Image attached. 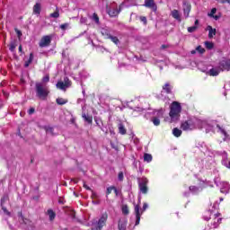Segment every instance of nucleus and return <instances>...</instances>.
<instances>
[{
	"instance_id": "nucleus-1",
	"label": "nucleus",
	"mask_w": 230,
	"mask_h": 230,
	"mask_svg": "<svg viewBox=\"0 0 230 230\" xmlns=\"http://www.w3.org/2000/svg\"><path fill=\"white\" fill-rule=\"evenodd\" d=\"M204 218L207 221L210 220V229H218L219 226L222 224V214L220 212L213 214V211L208 210Z\"/></svg>"
},
{
	"instance_id": "nucleus-2",
	"label": "nucleus",
	"mask_w": 230,
	"mask_h": 230,
	"mask_svg": "<svg viewBox=\"0 0 230 230\" xmlns=\"http://www.w3.org/2000/svg\"><path fill=\"white\" fill-rule=\"evenodd\" d=\"M181 112H182V107L179 102H172L170 106L169 116L172 122L179 121L181 118Z\"/></svg>"
},
{
	"instance_id": "nucleus-3",
	"label": "nucleus",
	"mask_w": 230,
	"mask_h": 230,
	"mask_svg": "<svg viewBox=\"0 0 230 230\" xmlns=\"http://www.w3.org/2000/svg\"><path fill=\"white\" fill-rule=\"evenodd\" d=\"M36 96L39 100H48V96L49 95V90L47 87H44L42 83H36L35 84Z\"/></svg>"
},
{
	"instance_id": "nucleus-4",
	"label": "nucleus",
	"mask_w": 230,
	"mask_h": 230,
	"mask_svg": "<svg viewBox=\"0 0 230 230\" xmlns=\"http://www.w3.org/2000/svg\"><path fill=\"white\" fill-rule=\"evenodd\" d=\"M146 209H148L147 203H144L142 210L139 204L135 205V208H134V213L136 217L135 226H139V222H141V215H143V213H145Z\"/></svg>"
},
{
	"instance_id": "nucleus-5",
	"label": "nucleus",
	"mask_w": 230,
	"mask_h": 230,
	"mask_svg": "<svg viewBox=\"0 0 230 230\" xmlns=\"http://www.w3.org/2000/svg\"><path fill=\"white\" fill-rule=\"evenodd\" d=\"M137 182L140 193L146 195L148 193V180L146 177L137 178Z\"/></svg>"
},
{
	"instance_id": "nucleus-6",
	"label": "nucleus",
	"mask_w": 230,
	"mask_h": 230,
	"mask_svg": "<svg viewBox=\"0 0 230 230\" xmlns=\"http://www.w3.org/2000/svg\"><path fill=\"white\" fill-rule=\"evenodd\" d=\"M107 218H109V214L107 212L103 213L96 225H93L92 230H102L107 224Z\"/></svg>"
},
{
	"instance_id": "nucleus-7",
	"label": "nucleus",
	"mask_w": 230,
	"mask_h": 230,
	"mask_svg": "<svg viewBox=\"0 0 230 230\" xmlns=\"http://www.w3.org/2000/svg\"><path fill=\"white\" fill-rule=\"evenodd\" d=\"M181 128L184 132H188L190 130H195V121L193 119H189L181 124Z\"/></svg>"
},
{
	"instance_id": "nucleus-8",
	"label": "nucleus",
	"mask_w": 230,
	"mask_h": 230,
	"mask_svg": "<svg viewBox=\"0 0 230 230\" xmlns=\"http://www.w3.org/2000/svg\"><path fill=\"white\" fill-rule=\"evenodd\" d=\"M7 200H10V197H8V195H4V197L1 198L0 199L1 209L2 211H4V215H6L7 217H12V212L8 211V208L4 207V204H6Z\"/></svg>"
},
{
	"instance_id": "nucleus-9",
	"label": "nucleus",
	"mask_w": 230,
	"mask_h": 230,
	"mask_svg": "<svg viewBox=\"0 0 230 230\" xmlns=\"http://www.w3.org/2000/svg\"><path fill=\"white\" fill-rule=\"evenodd\" d=\"M40 48H48V46H51V36L45 35L41 38L39 42Z\"/></svg>"
},
{
	"instance_id": "nucleus-10",
	"label": "nucleus",
	"mask_w": 230,
	"mask_h": 230,
	"mask_svg": "<svg viewBox=\"0 0 230 230\" xmlns=\"http://www.w3.org/2000/svg\"><path fill=\"white\" fill-rule=\"evenodd\" d=\"M183 4V15L186 19L190 17V12H191V4H190L188 1L184 0L182 2Z\"/></svg>"
},
{
	"instance_id": "nucleus-11",
	"label": "nucleus",
	"mask_w": 230,
	"mask_h": 230,
	"mask_svg": "<svg viewBox=\"0 0 230 230\" xmlns=\"http://www.w3.org/2000/svg\"><path fill=\"white\" fill-rule=\"evenodd\" d=\"M121 12V5L119 7H112L107 9V13L110 15V17H118L119 15V13Z\"/></svg>"
},
{
	"instance_id": "nucleus-12",
	"label": "nucleus",
	"mask_w": 230,
	"mask_h": 230,
	"mask_svg": "<svg viewBox=\"0 0 230 230\" xmlns=\"http://www.w3.org/2000/svg\"><path fill=\"white\" fill-rule=\"evenodd\" d=\"M219 67H221L222 71H230V59L220 61Z\"/></svg>"
},
{
	"instance_id": "nucleus-13",
	"label": "nucleus",
	"mask_w": 230,
	"mask_h": 230,
	"mask_svg": "<svg viewBox=\"0 0 230 230\" xmlns=\"http://www.w3.org/2000/svg\"><path fill=\"white\" fill-rule=\"evenodd\" d=\"M144 6H146V8H151L154 12L157 11V5L154 0H145Z\"/></svg>"
},
{
	"instance_id": "nucleus-14",
	"label": "nucleus",
	"mask_w": 230,
	"mask_h": 230,
	"mask_svg": "<svg viewBox=\"0 0 230 230\" xmlns=\"http://www.w3.org/2000/svg\"><path fill=\"white\" fill-rule=\"evenodd\" d=\"M171 15L172 17V19H175V21H178V22H181V13L179 12V10L173 9L171 12Z\"/></svg>"
},
{
	"instance_id": "nucleus-15",
	"label": "nucleus",
	"mask_w": 230,
	"mask_h": 230,
	"mask_svg": "<svg viewBox=\"0 0 230 230\" xmlns=\"http://www.w3.org/2000/svg\"><path fill=\"white\" fill-rule=\"evenodd\" d=\"M40 10H42V6L40 5V3H36L33 6L34 15H40Z\"/></svg>"
},
{
	"instance_id": "nucleus-16",
	"label": "nucleus",
	"mask_w": 230,
	"mask_h": 230,
	"mask_svg": "<svg viewBox=\"0 0 230 230\" xmlns=\"http://www.w3.org/2000/svg\"><path fill=\"white\" fill-rule=\"evenodd\" d=\"M207 30H208V39H213L217 35V29H213L211 25H208Z\"/></svg>"
},
{
	"instance_id": "nucleus-17",
	"label": "nucleus",
	"mask_w": 230,
	"mask_h": 230,
	"mask_svg": "<svg viewBox=\"0 0 230 230\" xmlns=\"http://www.w3.org/2000/svg\"><path fill=\"white\" fill-rule=\"evenodd\" d=\"M82 118L84 119V121H86V123H89V125H93V116L92 115H87L85 113H83Z\"/></svg>"
},
{
	"instance_id": "nucleus-18",
	"label": "nucleus",
	"mask_w": 230,
	"mask_h": 230,
	"mask_svg": "<svg viewBox=\"0 0 230 230\" xmlns=\"http://www.w3.org/2000/svg\"><path fill=\"white\" fill-rule=\"evenodd\" d=\"M119 230H127V221L126 220H119L118 225Z\"/></svg>"
},
{
	"instance_id": "nucleus-19",
	"label": "nucleus",
	"mask_w": 230,
	"mask_h": 230,
	"mask_svg": "<svg viewBox=\"0 0 230 230\" xmlns=\"http://www.w3.org/2000/svg\"><path fill=\"white\" fill-rule=\"evenodd\" d=\"M118 128H119V133H120L121 136H125V134H127V128H125V125H123V123H119L118 125Z\"/></svg>"
},
{
	"instance_id": "nucleus-20",
	"label": "nucleus",
	"mask_w": 230,
	"mask_h": 230,
	"mask_svg": "<svg viewBox=\"0 0 230 230\" xmlns=\"http://www.w3.org/2000/svg\"><path fill=\"white\" fill-rule=\"evenodd\" d=\"M47 213L49 215V218L50 222H53V220H55V218L57 217V213H55V211H53V209H48Z\"/></svg>"
},
{
	"instance_id": "nucleus-21",
	"label": "nucleus",
	"mask_w": 230,
	"mask_h": 230,
	"mask_svg": "<svg viewBox=\"0 0 230 230\" xmlns=\"http://www.w3.org/2000/svg\"><path fill=\"white\" fill-rule=\"evenodd\" d=\"M172 134L174 137H181V136H182V130L179 129L178 128H174L172 129Z\"/></svg>"
},
{
	"instance_id": "nucleus-22",
	"label": "nucleus",
	"mask_w": 230,
	"mask_h": 230,
	"mask_svg": "<svg viewBox=\"0 0 230 230\" xmlns=\"http://www.w3.org/2000/svg\"><path fill=\"white\" fill-rule=\"evenodd\" d=\"M163 90L165 91L166 94H172V86H170V83H166L163 86Z\"/></svg>"
},
{
	"instance_id": "nucleus-23",
	"label": "nucleus",
	"mask_w": 230,
	"mask_h": 230,
	"mask_svg": "<svg viewBox=\"0 0 230 230\" xmlns=\"http://www.w3.org/2000/svg\"><path fill=\"white\" fill-rule=\"evenodd\" d=\"M31 62H33V52L30 53L29 59L24 63V67H30V64H31Z\"/></svg>"
},
{
	"instance_id": "nucleus-24",
	"label": "nucleus",
	"mask_w": 230,
	"mask_h": 230,
	"mask_svg": "<svg viewBox=\"0 0 230 230\" xmlns=\"http://www.w3.org/2000/svg\"><path fill=\"white\" fill-rule=\"evenodd\" d=\"M49 17L52 19H58L60 17V11L58 10V7L56 8L54 13H50Z\"/></svg>"
},
{
	"instance_id": "nucleus-25",
	"label": "nucleus",
	"mask_w": 230,
	"mask_h": 230,
	"mask_svg": "<svg viewBox=\"0 0 230 230\" xmlns=\"http://www.w3.org/2000/svg\"><path fill=\"white\" fill-rule=\"evenodd\" d=\"M69 101L67 99H64V98H58L56 100V102L58 105H66V103H67Z\"/></svg>"
},
{
	"instance_id": "nucleus-26",
	"label": "nucleus",
	"mask_w": 230,
	"mask_h": 230,
	"mask_svg": "<svg viewBox=\"0 0 230 230\" xmlns=\"http://www.w3.org/2000/svg\"><path fill=\"white\" fill-rule=\"evenodd\" d=\"M57 87H58V89H61V91H66L67 89L66 84H64V82H62V81H58L57 83Z\"/></svg>"
},
{
	"instance_id": "nucleus-27",
	"label": "nucleus",
	"mask_w": 230,
	"mask_h": 230,
	"mask_svg": "<svg viewBox=\"0 0 230 230\" xmlns=\"http://www.w3.org/2000/svg\"><path fill=\"white\" fill-rule=\"evenodd\" d=\"M15 48H17V42H16V41H12V42L9 44V50H10L12 53H14V52H15Z\"/></svg>"
},
{
	"instance_id": "nucleus-28",
	"label": "nucleus",
	"mask_w": 230,
	"mask_h": 230,
	"mask_svg": "<svg viewBox=\"0 0 230 230\" xmlns=\"http://www.w3.org/2000/svg\"><path fill=\"white\" fill-rule=\"evenodd\" d=\"M220 74V72H218V70L215 69V68H211L208 71V75L209 76H218V75Z\"/></svg>"
},
{
	"instance_id": "nucleus-29",
	"label": "nucleus",
	"mask_w": 230,
	"mask_h": 230,
	"mask_svg": "<svg viewBox=\"0 0 230 230\" xmlns=\"http://www.w3.org/2000/svg\"><path fill=\"white\" fill-rule=\"evenodd\" d=\"M152 159H153L152 155L148 153L144 154V161L146 163H152Z\"/></svg>"
},
{
	"instance_id": "nucleus-30",
	"label": "nucleus",
	"mask_w": 230,
	"mask_h": 230,
	"mask_svg": "<svg viewBox=\"0 0 230 230\" xmlns=\"http://www.w3.org/2000/svg\"><path fill=\"white\" fill-rule=\"evenodd\" d=\"M101 33L104 39H110L111 37V32L106 29H103Z\"/></svg>"
},
{
	"instance_id": "nucleus-31",
	"label": "nucleus",
	"mask_w": 230,
	"mask_h": 230,
	"mask_svg": "<svg viewBox=\"0 0 230 230\" xmlns=\"http://www.w3.org/2000/svg\"><path fill=\"white\" fill-rule=\"evenodd\" d=\"M217 128H218L219 132H221V134H223V136H225V137H227V131H226V129H224L222 127H220L219 124L217 125Z\"/></svg>"
},
{
	"instance_id": "nucleus-32",
	"label": "nucleus",
	"mask_w": 230,
	"mask_h": 230,
	"mask_svg": "<svg viewBox=\"0 0 230 230\" xmlns=\"http://www.w3.org/2000/svg\"><path fill=\"white\" fill-rule=\"evenodd\" d=\"M121 210H122V213L126 216L130 213V210L128 209V205H123Z\"/></svg>"
},
{
	"instance_id": "nucleus-33",
	"label": "nucleus",
	"mask_w": 230,
	"mask_h": 230,
	"mask_svg": "<svg viewBox=\"0 0 230 230\" xmlns=\"http://www.w3.org/2000/svg\"><path fill=\"white\" fill-rule=\"evenodd\" d=\"M110 39L111 40V42H113V44H116V46H118V44H119V39H118V37L116 36H110Z\"/></svg>"
},
{
	"instance_id": "nucleus-34",
	"label": "nucleus",
	"mask_w": 230,
	"mask_h": 230,
	"mask_svg": "<svg viewBox=\"0 0 230 230\" xmlns=\"http://www.w3.org/2000/svg\"><path fill=\"white\" fill-rule=\"evenodd\" d=\"M205 46L207 49H213L215 48V44L211 41H205Z\"/></svg>"
},
{
	"instance_id": "nucleus-35",
	"label": "nucleus",
	"mask_w": 230,
	"mask_h": 230,
	"mask_svg": "<svg viewBox=\"0 0 230 230\" xmlns=\"http://www.w3.org/2000/svg\"><path fill=\"white\" fill-rule=\"evenodd\" d=\"M198 29H199V26L194 25L191 27H188L187 31H189V33H193V32L197 31Z\"/></svg>"
},
{
	"instance_id": "nucleus-36",
	"label": "nucleus",
	"mask_w": 230,
	"mask_h": 230,
	"mask_svg": "<svg viewBox=\"0 0 230 230\" xmlns=\"http://www.w3.org/2000/svg\"><path fill=\"white\" fill-rule=\"evenodd\" d=\"M139 20L141 22H143L144 26H146L148 24V20L146 19V16H139Z\"/></svg>"
},
{
	"instance_id": "nucleus-37",
	"label": "nucleus",
	"mask_w": 230,
	"mask_h": 230,
	"mask_svg": "<svg viewBox=\"0 0 230 230\" xmlns=\"http://www.w3.org/2000/svg\"><path fill=\"white\" fill-rule=\"evenodd\" d=\"M153 123L155 127H159V125H161V120L159 119V118L155 117L153 118Z\"/></svg>"
},
{
	"instance_id": "nucleus-38",
	"label": "nucleus",
	"mask_w": 230,
	"mask_h": 230,
	"mask_svg": "<svg viewBox=\"0 0 230 230\" xmlns=\"http://www.w3.org/2000/svg\"><path fill=\"white\" fill-rule=\"evenodd\" d=\"M196 51H198V53H200V55L206 53V49L200 45L196 48Z\"/></svg>"
},
{
	"instance_id": "nucleus-39",
	"label": "nucleus",
	"mask_w": 230,
	"mask_h": 230,
	"mask_svg": "<svg viewBox=\"0 0 230 230\" xmlns=\"http://www.w3.org/2000/svg\"><path fill=\"white\" fill-rule=\"evenodd\" d=\"M63 84H65V85H66L67 88L71 87L72 84L71 80H69L67 77L64 78Z\"/></svg>"
},
{
	"instance_id": "nucleus-40",
	"label": "nucleus",
	"mask_w": 230,
	"mask_h": 230,
	"mask_svg": "<svg viewBox=\"0 0 230 230\" xmlns=\"http://www.w3.org/2000/svg\"><path fill=\"white\" fill-rule=\"evenodd\" d=\"M189 190H190V191H191L192 193H197L198 191H199V187H197V186H190L189 187Z\"/></svg>"
},
{
	"instance_id": "nucleus-41",
	"label": "nucleus",
	"mask_w": 230,
	"mask_h": 230,
	"mask_svg": "<svg viewBox=\"0 0 230 230\" xmlns=\"http://www.w3.org/2000/svg\"><path fill=\"white\" fill-rule=\"evenodd\" d=\"M112 190H114V186L108 187L106 190V197H109V195H111V193H112Z\"/></svg>"
},
{
	"instance_id": "nucleus-42",
	"label": "nucleus",
	"mask_w": 230,
	"mask_h": 230,
	"mask_svg": "<svg viewBox=\"0 0 230 230\" xmlns=\"http://www.w3.org/2000/svg\"><path fill=\"white\" fill-rule=\"evenodd\" d=\"M110 145H111V148H113V150H119V148L118 144H116V143L112 142V141L110 142Z\"/></svg>"
},
{
	"instance_id": "nucleus-43",
	"label": "nucleus",
	"mask_w": 230,
	"mask_h": 230,
	"mask_svg": "<svg viewBox=\"0 0 230 230\" xmlns=\"http://www.w3.org/2000/svg\"><path fill=\"white\" fill-rule=\"evenodd\" d=\"M93 19L94 22H96L97 24H98V22H100V17H98V14L96 13H93Z\"/></svg>"
},
{
	"instance_id": "nucleus-44",
	"label": "nucleus",
	"mask_w": 230,
	"mask_h": 230,
	"mask_svg": "<svg viewBox=\"0 0 230 230\" xmlns=\"http://www.w3.org/2000/svg\"><path fill=\"white\" fill-rule=\"evenodd\" d=\"M14 31H15V33L17 34L18 39H21V38L22 37V31H21L18 30V29H14Z\"/></svg>"
},
{
	"instance_id": "nucleus-45",
	"label": "nucleus",
	"mask_w": 230,
	"mask_h": 230,
	"mask_svg": "<svg viewBox=\"0 0 230 230\" xmlns=\"http://www.w3.org/2000/svg\"><path fill=\"white\" fill-rule=\"evenodd\" d=\"M66 28H69V23H63L60 25V29L66 31Z\"/></svg>"
},
{
	"instance_id": "nucleus-46",
	"label": "nucleus",
	"mask_w": 230,
	"mask_h": 230,
	"mask_svg": "<svg viewBox=\"0 0 230 230\" xmlns=\"http://www.w3.org/2000/svg\"><path fill=\"white\" fill-rule=\"evenodd\" d=\"M216 1H217V3H220L221 4H226V3L230 4V0H216Z\"/></svg>"
},
{
	"instance_id": "nucleus-47",
	"label": "nucleus",
	"mask_w": 230,
	"mask_h": 230,
	"mask_svg": "<svg viewBox=\"0 0 230 230\" xmlns=\"http://www.w3.org/2000/svg\"><path fill=\"white\" fill-rule=\"evenodd\" d=\"M118 179L120 181H123L124 179L123 172H119Z\"/></svg>"
},
{
	"instance_id": "nucleus-48",
	"label": "nucleus",
	"mask_w": 230,
	"mask_h": 230,
	"mask_svg": "<svg viewBox=\"0 0 230 230\" xmlns=\"http://www.w3.org/2000/svg\"><path fill=\"white\" fill-rule=\"evenodd\" d=\"M215 13H217V8H212V10L208 15H209V17H213V15H215Z\"/></svg>"
},
{
	"instance_id": "nucleus-49",
	"label": "nucleus",
	"mask_w": 230,
	"mask_h": 230,
	"mask_svg": "<svg viewBox=\"0 0 230 230\" xmlns=\"http://www.w3.org/2000/svg\"><path fill=\"white\" fill-rule=\"evenodd\" d=\"M83 188H85V189L87 190V191H93V189H91V187H89L88 185H86V184H85V181H84Z\"/></svg>"
},
{
	"instance_id": "nucleus-50",
	"label": "nucleus",
	"mask_w": 230,
	"mask_h": 230,
	"mask_svg": "<svg viewBox=\"0 0 230 230\" xmlns=\"http://www.w3.org/2000/svg\"><path fill=\"white\" fill-rule=\"evenodd\" d=\"M58 204H62V205L66 204V200L64 199V198L62 197L58 198Z\"/></svg>"
},
{
	"instance_id": "nucleus-51",
	"label": "nucleus",
	"mask_w": 230,
	"mask_h": 230,
	"mask_svg": "<svg viewBox=\"0 0 230 230\" xmlns=\"http://www.w3.org/2000/svg\"><path fill=\"white\" fill-rule=\"evenodd\" d=\"M92 191V199H98V194L96 192H94V190H91Z\"/></svg>"
},
{
	"instance_id": "nucleus-52",
	"label": "nucleus",
	"mask_w": 230,
	"mask_h": 230,
	"mask_svg": "<svg viewBox=\"0 0 230 230\" xmlns=\"http://www.w3.org/2000/svg\"><path fill=\"white\" fill-rule=\"evenodd\" d=\"M42 82L48 83L49 82V75H46L42 78Z\"/></svg>"
},
{
	"instance_id": "nucleus-53",
	"label": "nucleus",
	"mask_w": 230,
	"mask_h": 230,
	"mask_svg": "<svg viewBox=\"0 0 230 230\" xmlns=\"http://www.w3.org/2000/svg\"><path fill=\"white\" fill-rule=\"evenodd\" d=\"M46 130H47V132H49L53 136L54 129L52 127H49Z\"/></svg>"
},
{
	"instance_id": "nucleus-54",
	"label": "nucleus",
	"mask_w": 230,
	"mask_h": 230,
	"mask_svg": "<svg viewBox=\"0 0 230 230\" xmlns=\"http://www.w3.org/2000/svg\"><path fill=\"white\" fill-rule=\"evenodd\" d=\"M113 191L116 195V197H118V195H119V191H118V189L116 187L113 188Z\"/></svg>"
},
{
	"instance_id": "nucleus-55",
	"label": "nucleus",
	"mask_w": 230,
	"mask_h": 230,
	"mask_svg": "<svg viewBox=\"0 0 230 230\" xmlns=\"http://www.w3.org/2000/svg\"><path fill=\"white\" fill-rule=\"evenodd\" d=\"M35 112V108H31L28 111V114H33Z\"/></svg>"
},
{
	"instance_id": "nucleus-56",
	"label": "nucleus",
	"mask_w": 230,
	"mask_h": 230,
	"mask_svg": "<svg viewBox=\"0 0 230 230\" xmlns=\"http://www.w3.org/2000/svg\"><path fill=\"white\" fill-rule=\"evenodd\" d=\"M18 217H20V218L24 222V216L22 215V212H19Z\"/></svg>"
},
{
	"instance_id": "nucleus-57",
	"label": "nucleus",
	"mask_w": 230,
	"mask_h": 230,
	"mask_svg": "<svg viewBox=\"0 0 230 230\" xmlns=\"http://www.w3.org/2000/svg\"><path fill=\"white\" fill-rule=\"evenodd\" d=\"M70 215L72 218H76V214L75 213V211H72Z\"/></svg>"
},
{
	"instance_id": "nucleus-58",
	"label": "nucleus",
	"mask_w": 230,
	"mask_h": 230,
	"mask_svg": "<svg viewBox=\"0 0 230 230\" xmlns=\"http://www.w3.org/2000/svg\"><path fill=\"white\" fill-rule=\"evenodd\" d=\"M18 51H19V53H24V52H22V45L19 46Z\"/></svg>"
},
{
	"instance_id": "nucleus-59",
	"label": "nucleus",
	"mask_w": 230,
	"mask_h": 230,
	"mask_svg": "<svg viewBox=\"0 0 230 230\" xmlns=\"http://www.w3.org/2000/svg\"><path fill=\"white\" fill-rule=\"evenodd\" d=\"M80 179H73L72 181L75 182V184H78Z\"/></svg>"
},
{
	"instance_id": "nucleus-60",
	"label": "nucleus",
	"mask_w": 230,
	"mask_h": 230,
	"mask_svg": "<svg viewBox=\"0 0 230 230\" xmlns=\"http://www.w3.org/2000/svg\"><path fill=\"white\" fill-rule=\"evenodd\" d=\"M94 121H95L96 125L101 128V130H102V126H100V123L98 122V120L96 119H94Z\"/></svg>"
},
{
	"instance_id": "nucleus-61",
	"label": "nucleus",
	"mask_w": 230,
	"mask_h": 230,
	"mask_svg": "<svg viewBox=\"0 0 230 230\" xmlns=\"http://www.w3.org/2000/svg\"><path fill=\"white\" fill-rule=\"evenodd\" d=\"M166 48H170V46H168V45H162L161 46V49H166Z\"/></svg>"
},
{
	"instance_id": "nucleus-62",
	"label": "nucleus",
	"mask_w": 230,
	"mask_h": 230,
	"mask_svg": "<svg viewBox=\"0 0 230 230\" xmlns=\"http://www.w3.org/2000/svg\"><path fill=\"white\" fill-rule=\"evenodd\" d=\"M194 26H199V20H196V21L194 22Z\"/></svg>"
},
{
	"instance_id": "nucleus-63",
	"label": "nucleus",
	"mask_w": 230,
	"mask_h": 230,
	"mask_svg": "<svg viewBox=\"0 0 230 230\" xmlns=\"http://www.w3.org/2000/svg\"><path fill=\"white\" fill-rule=\"evenodd\" d=\"M214 19H216V21H218V16L217 15H213L212 16Z\"/></svg>"
},
{
	"instance_id": "nucleus-64",
	"label": "nucleus",
	"mask_w": 230,
	"mask_h": 230,
	"mask_svg": "<svg viewBox=\"0 0 230 230\" xmlns=\"http://www.w3.org/2000/svg\"><path fill=\"white\" fill-rule=\"evenodd\" d=\"M196 51L195 50H191V55H195Z\"/></svg>"
}]
</instances>
